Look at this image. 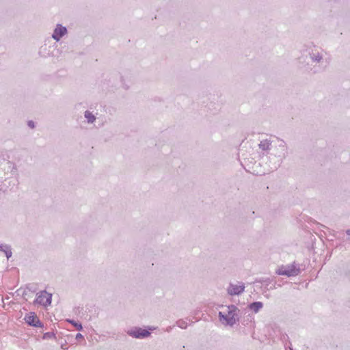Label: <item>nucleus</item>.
Returning <instances> with one entry per match:
<instances>
[{
	"label": "nucleus",
	"mask_w": 350,
	"mask_h": 350,
	"mask_svg": "<svg viewBox=\"0 0 350 350\" xmlns=\"http://www.w3.org/2000/svg\"><path fill=\"white\" fill-rule=\"evenodd\" d=\"M245 284L242 282H237L236 284L230 283L227 292L230 295H239L245 291Z\"/></svg>",
	"instance_id": "obj_8"
},
{
	"label": "nucleus",
	"mask_w": 350,
	"mask_h": 350,
	"mask_svg": "<svg viewBox=\"0 0 350 350\" xmlns=\"http://www.w3.org/2000/svg\"><path fill=\"white\" fill-rule=\"evenodd\" d=\"M25 321L26 323L31 327H43V323L40 321L37 314L33 312H30L27 314L25 317Z\"/></svg>",
	"instance_id": "obj_5"
},
{
	"label": "nucleus",
	"mask_w": 350,
	"mask_h": 350,
	"mask_svg": "<svg viewBox=\"0 0 350 350\" xmlns=\"http://www.w3.org/2000/svg\"><path fill=\"white\" fill-rule=\"evenodd\" d=\"M53 336H54V334L52 333V332H46L43 335V338L44 339L49 338H51Z\"/></svg>",
	"instance_id": "obj_16"
},
{
	"label": "nucleus",
	"mask_w": 350,
	"mask_h": 350,
	"mask_svg": "<svg viewBox=\"0 0 350 350\" xmlns=\"http://www.w3.org/2000/svg\"><path fill=\"white\" fill-rule=\"evenodd\" d=\"M46 49V46H41V50Z\"/></svg>",
	"instance_id": "obj_21"
},
{
	"label": "nucleus",
	"mask_w": 350,
	"mask_h": 350,
	"mask_svg": "<svg viewBox=\"0 0 350 350\" xmlns=\"http://www.w3.org/2000/svg\"><path fill=\"white\" fill-rule=\"evenodd\" d=\"M239 312L240 310L237 306L231 304L227 306L226 312H219L218 317L222 324L232 327L239 321Z\"/></svg>",
	"instance_id": "obj_2"
},
{
	"label": "nucleus",
	"mask_w": 350,
	"mask_h": 350,
	"mask_svg": "<svg viewBox=\"0 0 350 350\" xmlns=\"http://www.w3.org/2000/svg\"><path fill=\"white\" fill-rule=\"evenodd\" d=\"M7 163L10 165V167H12V169H15V165L10 161H8Z\"/></svg>",
	"instance_id": "obj_19"
},
{
	"label": "nucleus",
	"mask_w": 350,
	"mask_h": 350,
	"mask_svg": "<svg viewBox=\"0 0 350 350\" xmlns=\"http://www.w3.org/2000/svg\"><path fill=\"white\" fill-rule=\"evenodd\" d=\"M52 300V295L46 291H42L37 294V297L34 301V304L48 306L51 305Z\"/></svg>",
	"instance_id": "obj_4"
},
{
	"label": "nucleus",
	"mask_w": 350,
	"mask_h": 350,
	"mask_svg": "<svg viewBox=\"0 0 350 350\" xmlns=\"http://www.w3.org/2000/svg\"><path fill=\"white\" fill-rule=\"evenodd\" d=\"M67 33L68 29L65 26H63L62 24H57L51 37L54 40L58 42Z\"/></svg>",
	"instance_id": "obj_9"
},
{
	"label": "nucleus",
	"mask_w": 350,
	"mask_h": 350,
	"mask_svg": "<svg viewBox=\"0 0 350 350\" xmlns=\"http://www.w3.org/2000/svg\"><path fill=\"white\" fill-rule=\"evenodd\" d=\"M0 251L3 252V253L5 254V256L7 257L8 259H9L12 255V252L10 246L7 245H0Z\"/></svg>",
	"instance_id": "obj_13"
},
{
	"label": "nucleus",
	"mask_w": 350,
	"mask_h": 350,
	"mask_svg": "<svg viewBox=\"0 0 350 350\" xmlns=\"http://www.w3.org/2000/svg\"><path fill=\"white\" fill-rule=\"evenodd\" d=\"M128 335L135 338H146L150 336L151 333L141 327H135L127 331Z\"/></svg>",
	"instance_id": "obj_6"
},
{
	"label": "nucleus",
	"mask_w": 350,
	"mask_h": 350,
	"mask_svg": "<svg viewBox=\"0 0 350 350\" xmlns=\"http://www.w3.org/2000/svg\"><path fill=\"white\" fill-rule=\"evenodd\" d=\"M262 307L263 303L261 301H254L247 305V308L254 313H258Z\"/></svg>",
	"instance_id": "obj_10"
},
{
	"label": "nucleus",
	"mask_w": 350,
	"mask_h": 350,
	"mask_svg": "<svg viewBox=\"0 0 350 350\" xmlns=\"http://www.w3.org/2000/svg\"><path fill=\"white\" fill-rule=\"evenodd\" d=\"M300 273V269L295 265H290L285 267H282L278 270V273L288 277L296 276Z\"/></svg>",
	"instance_id": "obj_7"
},
{
	"label": "nucleus",
	"mask_w": 350,
	"mask_h": 350,
	"mask_svg": "<svg viewBox=\"0 0 350 350\" xmlns=\"http://www.w3.org/2000/svg\"><path fill=\"white\" fill-rule=\"evenodd\" d=\"M75 338L77 340L83 339V336L81 334L78 333L77 334Z\"/></svg>",
	"instance_id": "obj_18"
},
{
	"label": "nucleus",
	"mask_w": 350,
	"mask_h": 350,
	"mask_svg": "<svg viewBox=\"0 0 350 350\" xmlns=\"http://www.w3.org/2000/svg\"><path fill=\"white\" fill-rule=\"evenodd\" d=\"M290 350H293V349L291 348Z\"/></svg>",
	"instance_id": "obj_22"
},
{
	"label": "nucleus",
	"mask_w": 350,
	"mask_h": 350,
	"mask_svg": "<svg viewBox=\"0 0 350 350\" xmlns=\"http://www.w3.org/2000/svg\"><path fill=\"white\" fill-rule=\"evenodd\" d=\"M84 117L88 124H92L96 120V116L89 110H86L84 112Z\"/></svg>",
	"instance_id": "obj_12"
},
{
	"label": "nucleus",
	"mask_w": 350,
	"mask_h": 350,
	"mask_svg": "<svg viewBox=\"0 0 350 350\" xmlns=\"http://www.w3.org/2000/svg\"><path fill=\"white\" fill-rule=\"evenodd\" d=\"M67 321L69 323L72 324L76 328L77 330L81 331L83 329L82 324L80 322L76 321L73 319H67Z\"/></svg>",
	"instance_id": "obj_14"
},
{
	"label": "nucleus",
	"mask_w": 350,
	"mask_h": 350,
	"mask_svg": "<svg viewBox=\"0 0 350 350\" xmlns=\"http://www.w3.org/2000/svg\"><path fill=\"white\" fill-rule=\"evenodd\" d=\"M176 324L181 329H186L187 327V323L183 319L178 320Z\"/></svg>",
	"instance_id": "obj_15"
},
{
	"label": "nucleus",
	"mask_w": 350,
	"mask_h": 350,
	"mask_svg": "<svg viewBox=\"0 0 350 350\" xmlns=\"http://www.w3.org/2000/svg\"><path fill=\"white\" fill-rule=\"evenodd\" d=\"M271 154L273 155L276 158V161L270 165V169L271 170H275L280 166L283 160L288 154V147L286 143L283 139L278 138L275 142L274 148Z\"/></svg>",
	"instance_id": "obj_1"
},
{
	"label": "nucleus",
	"mask_w": 350,
	"mask_h": 350,
	"mask_svg": "<svg viewBox=\"0 0 350 350\" xmlns=\"http://www.w3.org/2000/svg\"><path fill=\"white\" fill-rule=\"evenodd\" d=\"M346 234H347V235H350V228H349V229H347V230H346Z\"/></svg>",
	"instance_id": "obj_20"
},
{
	"label": "nucleus",
	"mask_w": 350,
	"mask_h": 350,
	"mask_svg": "<svg viewBox=\"0 0 350 350\" xmlns=\"http://www.w3.org/2000/svg\"><path fill=\"white\" fill-rule=\"evenodd\" d=\"M271 146V142L268 139L262 140L258 144L259 148L263 151H267L270 150Z\"/></svg>",
	"instance_id": "obj_11"
},
{
	"label": "nucleus",
	"mask_w": 350,
	"mask_h": 350,
	"mask_svg": "<svg viewBox=\"0 0 350 350\" xmlns=\"http://www.w3.org/2000/svg\"><path fill=\"white\" fill-rule=\"evenodd\" d=\"M27 125L31 129H33L35 127V123L33 120H29L27 122Z\"/></svg>",
	"instance_id": "obj_17"
},
{
	"label": "nucleus",
	"mask_w": 350,
	"mask_h": 350,
	"mask_svg": "<svg viewBox=\"0 0 350 350\" xmlns=\"http://www.w3.org/2000/svg\"><path fill=\"white\" fill-rule=\"evenodd\" d=\"M308 55L312 61V63L319 64L317 66H314V72L321 71L323 68L321 66L323 62V51L317 48L316 46H310L308 49Z\"/></svg>",
	"instance_id": "obj_3"
}]
</instances>
